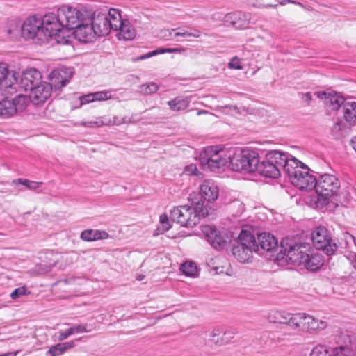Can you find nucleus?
Wrapping results in <instances>:
<instances>
[{
    "instance_id": "obj_1",
    "label": "nucleus",
    "mask_w": 356,
    "mask_h": 356,
    "mask_svg": "<svg viewBox=\"0 0 356 356\" xmlns=\"http://www.w3.org/2000/svg\"><path fill=\"white\" fill-rule=\"evenodd\" d=\"M79 10L74 6L63 5L57 11L49 12L41 17L44 32L40 33L42 40L54 38L60 44H67L70 41L69 33L72 26L74 24Z\"/></svg>"
},
{
    "instance_id": "obj_2",
    "label": "nucleus",
    "mask_w": 356,
    "mask_h": 356,
    "mask_svg": "<svg viewBox=\"0 0 356 356\" xmlns=\"http://www.w3.org/2000/svg\"><path fill=\"white\" fill-rule=\"evenodd\" d=\"M286 259L294 265L303 266L307 270L316 271L323 265V257L306 243H297L289 239L282 242Z\"/></svg>"
},
{
    "instance_id": "obj_3",
    "label": "nucleus",
    "mask_w": 356,
    "mask_h": 356,
    "mask_svg": "<svg viewBox=\"0 0 356 356\" xmlns=\"http://www.w3.org/2000/svg\"><path fill=\"white\" fill-rule=\"evenodd\" d=\"M209 215L207 205L197 202L194 207L187 205L174 207L170 210V219L181 226L193 227L199 223L202 218Z\"/></svg>"
},
{
    "instance_id": "obj_4",
    "label": "nucleus",
    "mask_w": 356,
    "mask_h": 356,
    "mask_svg": "<svg viewBox=\"0 0 356 356\" xmlns=\"http://www.w3.org/2000/svg\"><path fill=\"white\" fill-rule=\"evenodd\" d=\"M285 174L291 183L301 191L312 190L315 186V177L310 173L309 167L292 156L285 166Z\"/></svg>"
},
{
    "instance_id": "obj_5",
    "label": "nucleus",
    "mask_w": 356,
    "mask_h": 356,
    "mask_svg": "<svg viewBox=\"0 0 356 356\" xmlns=\"http://www.w3.org/2000/svg\"><path fill=\"white\" fill-rule=\"evenodd\" d=\"M288 153L272 150L268 152L265 159L259 163L257 172L263 176L276 179L281 175V170L285 173V166L291 159Z\"/></svg>"
},
{
    "instance_id": "obj_6",
    "label": "nucleus",
    "mask_w": 356,
    "mask_h": 356,
    "mask_svg": "<svg viewBox=\"0 0 356 356\" xmlns=\"http://www.w3.org/2000/svg\"><path fill=\"white\" fill-rule=\"evenodd\" d=\"M79 10L77 19L72 26L70 32L72 33L76 39L83 43L92 42L97 38L96 32L90 22V17L92 10L86 9L83 6H74Z\"/></svg>"
},
{
    "instance_id": "obj_7",
    "label": "nucleus",
    "mask_w": 356,
    "mask_h": 356,
    "mask_svg": "<svg viewBox=\"0 0 356 356\" xmlns=\"http://www.w3.org/2000/svg\"><path fill=\"white\" fill-rule=\"evenodd\" d=\"M259 163V153L250 148L232 149L230 165L233 170L243 173L257 172Z\"/></svg>"
},
{
    "instance_id": "obj_8",
    "label": "nucleus",
    "mask_w": 356,
    "mask_h": 356,
    "mask_svg": "<svg viewBox=\"0 0 356 356\" xmlns=\"http://www.w3.org/2000/svg\"><path fill=\"white\" fill-rule=\"evenodd\" d=\"M232 149H225L220 146H209L200 154V161L202 166L211 170H216L230 164Z\"/></svg>"
},
{
    "instance_id": "obj_9",
    "label": "nucleus",
    "mask_w": 356,
    "mask_h": 356,
    "mask_svg": "<svg viewBox=\"0 0 356 356\" xmlns=\"http://www.w3.org/2000/svg\"><path fill=\"white\" fill-rule=\"evenodd\" d=\"M341 187V182L334 175L325 173L318 179L315 177V188L318 195V200L321 204L330 197L337 195Z\"/></svg>"
},
{
    "instance_id": "obj_10",
    "label": "nucleus",
    "mask_w": 356,
    "mask_h": 356,
    "mask_svg": "<svg viewBox=\"0 0 356 356\" xmlns=\"http://www.w3.org/2000/svg\"><path fill=\"white\" fill-rule=\"evenodd\" d=\"M314 245L327 255H332L338 250V245L332 239L327 229L323 226L317 227L312 234Z\"/></svg>"
},
{
    "instance_id": "obj_11",
    "label": "nucleus",
    "mask_w": 356,
    "mask_h": 356,
    "mask_svg": "<svg viewBox=\"0 0 356 356\" xmlns=\"http://www.w3.org/2000/svg\"><path fill=\"white\" fill-rule=\"evenodd\" d=\"M44 32L41 17L35 15L28 17L23 23L21 29L22 37L25 40H32L35 43L42 44L47 42L42 40L40 33Z\"/></svg>"
},
{
    "instance_id": "obj_12",
    "label": "nucleus",
    "mask_w": 356,
    "mask_h": 356,
    "mask_svg": "<svg viewBox=\"0 0 356 356\" xmlns=\"http://www.w3.org/2000/svg\"><path fill=\"white\" fill-rule=\"evenodd\" d=\"M117 10L115 8H111L108 12L98 13L92 11L90 17V22L96 32L97 38L108 35L111 30H113L112 11Z\"/></svg>"
},
{
    "instance_id": "obj_13",
    "label": "nucleus",
    "mask_w": 356,
    "mask_h": 356,
    "mask_svg": "<svg viewBox=\"0 0 356 356\" xmlns=\"http://www.w3.org/2000/svg\"><path fill=\"white\" fill-rule=\"evenodd\" d=\"M19 86L17 74L8 70V65L0 63V90L3 95H13Z\"/></svg>"
},
{
    "instance_id": "obj_14",
    "label": "nucleus",
    "mask_w": 356,
    "mask_h": 356,
    "mask_svg": "<svg viewBox=\"0 0 356 356\" xmlns=\"http://www.w3.org/2000/svg\"><path fill=\"white\" fill-rule=\"evenodd\" d=\"M113 31H118L119 39L129 40L134 39L136 35L135 29L129 20L122 19L120 10L112 11Z\"/></svg>"
},
{
    "instance_id": "obj_15",
    "label": "nucleus",
    "mask_w": 356,
    "mask_h": 356,
    "mask_svg": "<svg viewBox=\"0 0 356 356\" xmlns=\"http://www.w3.org/2000/svg\"><path fill=\"white\" fill-rule=\"evenodd\" d=\"M300 321L298 322L299 330L309 334L318 333L327 327L325 321L314 318L313 316L305 313H298Z\"/></svg>"
},
{
    "instance_id": "obj_16",
    "label": "nucleus",
    "mask_w": 356,
    "mask_h": 356,
    "mask_svg": "<svg viewBox=\"0 0 356 356\" xmlns=\"http://www.w3.org/2000/svg\"><path fill=\"white\" fill-rule=\"evenodd\" d=\"M314 95L332 111H337L346 103L344 97L340 93L332 90L317 91Z\"/></svg>"
},
{
    "instance_id": "obj_17",
    "label": "nucleus",
    "mask_w": 356,
    "mask_h": 356,
    "mask_svg": "<svg viewBox=\"0 0 356 356\" xmlns=\"http://www.w3.org/2000/svg\"><path fill=\"white\" fill-rule=\"evenodd\" d=\"M310 356H353V353L348 347L329 348L318 344L312 348Z\"/></svg>"
},
{
    "instance_id": "obj_18",
    "label": "nucleus",
    "mask_w": 356,
    "mask_h": 356,
    "mask_svg": "<svg viewBox=\"0 0 356 356\" xmlns=\"http://www.w3.org/2000/svg\"><path fill=\"white\" fill-rule=\"evenodd\" d=\"M72 77V71L66 67L54 70L49 75L51 88L60 89L69 82Z\"/></svg>"
},
{
    "instance_id": "obj_19",
    "label": "nucleus",
    "mask_w": 356,
    "mask_h": 356,
    "mask_svg": "<svg viewBox=\"0 0 356 356\" xmlns=\"http://www.w3.org/2000/svg\"><path fill=\"white\" fill-rule=\"evenodd\" d=\"M52 88L50 84L42 82L29 92V98L33 104L40 105L44 104L50 97Z\"/></svg>"
},
{
    "instance_id": "obj_20",
    "label": "nucleus",
    "mask_w": 356,
    "mask_h": 356,
    "mask_svg": "<svg viewBox=\"0 0 356 356\" xmlns=\"http://www.w3.org/2000/svg\"><path fill=\"white\" fill-rule=\"evenodd\" d=\"M42 82L40 72L36 69L31 68L24 72L19 85L25 91L29 92Z\"/></svg>"
},
{
    "instance_id": "obj_21",
    "label": "nucleus",
    "mask_w": 356,
    "mask_h": 356,
    "mask_svg": "<svg viewBox=\"0 0 356 356\" xmlns=\"http://www.w3.org/2000/svg\"><path fill=\"white\" fill-rule=\"evenodd\" d=\"M207 241L216 249H221L225 247L227 239L215 227L210 225H204L202 228Z\"/></svg>"
},
{
    "instance_id": "obj_22",
    "label": "nucleus",
    "mask_w": 356,
    "mask_h": 356,
    "mask_svg": "<svg viewBox=\"0 0 356 356\" xmlns=\"http://www.w3.org/2000/svg\"><path fill=\"white\" fill-rule=\"evenodd\" d=\"M250 17V13H230L224 17V22L236 29H245L249 26Z\"/></svg>"
},
{
    "instance_id": "obj_23",
    "label": "nucleus",
    "mask_w": 356,
    "mask_h": 356,
    "mask_svg": "<svg viewBox=\"0 0 356 356\" xmlns=\"http://www.w3.org/2000/svg\"><path fill=\"white\" fill-rule=\"evenodd\" d=\"M270 318L273 319H270V321L275 323H278L280 325H289L291 327H298V322L300 321L298 313L291 314L284 311H277Z\"/></svg>"
},
{
    "instance_id": "obj_24",
    "label": "nucleus",
    "mask_w": 356,
    "mask_h": 356,
    "mask_svg": "<svg viewBox=\"0 0 356 356\" xmlns=\"http://www.w3.org/2000/svg\"><path fill=\"white\" fill-rule=\"evenodd\" d=\"M200 195L204 201L211 202L216 200L219 195L218 186L213 180L207 179L200 185Z\"/></svg>"
},
{
    "instance_id": "obj_25",
    "label": "nucleus",
    "mask_w": 356,
    "mask_h": 356,
    "mask_svg": "<svg viewBox=\"0 0 356 356\" xmlns=\"http://www.w3.org/2000/svg\"><path fill=\"white\" fill-rule=\"evenodd\" d=\"M24 100V97L19 95L13 100L3 99L0 102V118H6L13 115L17 111V102Z\"/></svg>"
},
{
    "instance_id": "obj_26",
    "label": "nucleus",
    "mask_w": 356,
    "mask_h": 356,
    "mask_svg": "<svg viewBox=\"0 0 356 356\" xmlns=\"http://www.w3.org/2000/svg\"><path fill=\"white\" fill-rule=\"evenodd\" d=\"M233 242L246 247L253 252L259 250V245L256 241L254 236L247 230H241L237 239L234 240Z\"/></svg>"
},
{
    "instance_id": "obj_27",
    "label": "nucleus",
    "mask_w": 356,
    "mask_h": 356,
    "mask_svg": "<svg viewBox=\"0 0 356 356\" xmlns=\"http://www.w3.org/2000/svg\"><path fill=\"white\" fill-rule=\"evenodd\" d=\"M259 247L267 252L273 251L278 246L277 239L270 233H261L257 236Z\"/></svg>"
},
{
    "instance_id": "obj_28",
    "label": "nucleus",
    "mask_w": 356,
    "mask_h": 356,
    "mask_svg": "<svg viewBox=\"0 0 356 356\" xmlns=\"http://www.w3.org/2000/svg\"><path fill=\"white\" fill-rule=\"evenodd\" d=\"M232 254L241 263H248L252 256V250L246 247L232 242Z\"/></svg>"
},
{
    "instance_id": "obj_29",
    "label": "nucleus",
    "mask_w": 356,
    "mask_h": 356,
    "mask_svg": "<svg viewBox=\"0 0 356 356\" xmlns=\"http://www.w3.org/2000/svg\"><path fill=\"white\" fill-rule=\"evenodd\" d=\"M109 237L108 232L104 230L88 229L81 232L80 238L84 241H95L106 239Z\"/></svg>"
},
{
    "instance_id": "obj_30",
    "label": "nucleus",
    "mask_w": 356,
    "mask_h": 356,
    "mask_svg": "<svg viewBox=\"0 0 356 356\" xmlns=\"http://www.w3.org/2000/svg\"><path fill=\"white\" fill-rule=\"evenodd\" d=\"M75 343L73 341L60 343L51 346L46 353V356H60L67 350L74 347Z\"/></svg>"
},
{
    "instance_id": "obj_31",
    "label": "nucleus",
    "mask_w": 356,
    "mask_h": 356,
    "mask_svg": "<svg viewBox=\"0 0 356 356\" xmlns=\"http://www.w3.org/2000/svg\"><path fill=\"white\" fill-rule=\"evenodd\" d=\"M343 117L350 124L356 125V102H348L343 104Z\"/></svg>"
},
{
    "instance_id": "obj_32",
    "label": "nucleus",
    "mask_w": 356,
    "mask_h": 356,
    "mask_svg": "<svg viewBox=\"0 0 356 356\" xmlns=\"http://www.w3.org/2000/svg\"><path fill=\"white\" fill-rule=\"evenodd\" d=\"M190 102L188 97H177L168 104L172 111H180L185 110L189 106Z\"/></svg>"
},
{
    "instance_id": "obj_33",
    "label": "nucleus",
    "mask_w": 356,
    "mask_h": 356,
    "mask_svg": "<svg viewBox=\"0 0 356 356\" xmlns=\"http://www.w3.org/2000/svg\"><path fill=\"white\" fill-rule=\"evenodd\" d=\"M300 331V330H299V327H291L289 325H280L278 330L280 336L277 337V340L279 341H283L295 335Z\"/></svg>"
},
{
    "instance_id": "obj_34",
    "label": "nucleus",
    "mask_w": 356,
    "mask_h": 356,
    "mask_svg": "<svg viewBox=\"0 0 356 356\" xmlns=\"http://www.w3.org/2000/svg\"><path fill=\"white\" fill-rule=\"evenodd\" d=\"M180 270L187 276H194L197 274V268L195 263L186 261L181 266Z\"/></svg>"
},
{
    "instance_id": "obj_35",
    "label": "nucleus",
    "mask_w": 356,
    "mask_h": 356,
    "mask_svg": "<svg viewBox=\"0 0 356 356\" xmlns=\"http://www.w3.org/2000/svg\"><path fill=\"white\" fill-rule=\"evenodd\" d=\"M175 29L181 31V37H192L198 38L202 35V33L200 30L192 27H179Z\"/></svg>"
},
{
    "instance_id": "obj_36",
    "label": "nucleus",
    "mask_w": 356,
    "mask_h": 356,
    "mask_svg": "<svg viewBox=\"0 0 356 356\" xmlns=\"http://www.w3.org/2000/svg\"><path fill=\"white\" fill-rule=\"evenodd\" d=\"M13 182L16 184H22L30 190H35L40 187L43 184L42 182L33 181L26 179H17L14 180Z\"/></svg>"
},
{
    "instance_id": "obj_37",
    "label": "nucleus",
    "mask_w": 356,
    "mask_h": 356,
    "mask_svg": "<svg viewBox=\"0 0 356 356\" xmlns=\"http://www.w3.org/2000/svg\"><path fill=\"white\" fill-rule=\"evenodd\" d=\"M222 330L220 328L213 329L211 334V341L215 344L223 345L225 344V339L220 337Z\"/></svg>"
},
{
    "instance_id": "obj_38",
    "label": "nucleus",
    "mask_w": 356,
    "mask_h": 356,
    "mask_svg": "<svg viewBox=\"0 0 356 356\" xmlns=\"http://www.w3.org/2000/svg\"><path fill=\"white\" fill-rule=\"evenodd\" d=\"M158 89V85L154 82L143 84L140 86V92L145 95L155 93Z\"/></svg>"
},
{
    "instance_id": "obj_39",
    "label": "nucleus",
    "mask_w": 356,
    "mask_h": 356,
    "mask_svg": "<svg viewBox=\"0 0 356 356\" xmlns=\"http://www.w3.org/2000/svg\"><path fill=\"white\" fill-rule=\"evenodd\" d=\"M343 126L344 124L342 122H337L332 126L331 133L334 138L338 139L342 137Z\"/></svg>"
},
{
    "instance_id": "obj_40",
    "label": "nucleus",
    "mask_w": 356,
    "mask_h": 356,
    "mask_svg": "<svg viewBox=\"0 0 356 356\" xmlns=\"http://www.w3.org/2000/svg\"><path fill=\"white\" fill-rule=\"evenodd\" d=\"M88 324H80V325H75L69 328L70 334L71 335L77 333H84V332H90V329H88Z\"/></svg>"
},
{
    "instance_id": "obj_41",
    "label": "nucleus",
    "mask_w": 356,
    "mask_h": 356,
    "mask_svg": "<svg viewBox=\"0 0 356 356\" xmlns=\"http://www.w3.org/2000/svg\"><path fill=\"white\" fill-rule=\"evenodd\" d=\"M94 101H105L111 99L112 95L111 91H99L92 92Z\"/></svg>"
},
{
    "instance_id": "obj_42",
    "label": "nucleus",
    "mask_w": 356,
    "mask_h": 356,
    "mask_svg": "<svg viewBox=\"0 0 356 356\" xmlns=\"http://www.w3.org/2000/svg\"><path fill=\"white\" fill-rule=\"evenodd\" d=\"M160 223H161V227L159 228L161 229V232H166L169 230L171 228V224L170 222L168 216L167 214H162L160 216Z\"/></svg>"
},
{
    "instance_id": "obj_43",
    "label": "nucleus",
    "mask_w": 356,
    "mask_h": 356,
    "mask_svg": "<svg viewBox=\"0 0 356 356\" xmlns=\"http://www.w3.org/2000/svg\"><path fill=\"white\" fill-rule=\"evenodd\" d=\"M166 50H167V48H159L154 51L148 52L145 54L140 56L137 60H145V59L149 58L153 56H156L159 54H165V53H167Z\"/></svg>"
},
{
    "instance_id": "obj_44",
    "label": "nucleus",
    "mask_w": 356,
    "mask_h": 356,
    "mask_svg": "<svg viewBox=\"0 0 356 356\" xmlns=\"http://www.w3.org/2000/svg\"><path fill=\"white\" fill-rule=\"evenodd\" d=\"M26 293V288L25 286H22L15 289L10 294V297L12 299H17Z\"/></svg>"
},
{
    "instance_id": "obj_45",
    "label": "nucleus",
    "mask_w": 356,
    "mask_h": 356,
    "mask_svg": "<svg viewBox=\"0 0 356 356\" xmlns=\"http://www.w3.org/2000/svg\"><path fill=\"white\" fill-rule=\"evenodd\" d=\"M229 67L235 70H241L243 66L241 64V60L237 56L232 58L229 63Z\"/></svg>"
},
{
    "instance_id": "obj_46",
    "label": "nucleus",
    "mask_w": 356,
    "mask_h": 356,
    "mask_svg": "<svg viewBox=\"0 0 356 356\" xmlns=\"http://www.w3.org/2000/svg\"><path fill=\"white\" fill-rule=\"evenodd\" d=\"M345 258L349 262L352 268L356 269V253L350 252L345 255Z\"/></svg>"
},
{
    "instance_id": "obj_47",
    "label": "nucleus",
    "mask_w": 356,
    "mask_h": 356,
    "mask_svg": "<svg viewBox=\"0 0 356 356\" xmlns=\"http://www.w3.org/2000/svg\"><path fill=\"white\" fill-rule=\"evenodd\" d=\"M79 99H80L81 105L95 102L93 96H92V93H88L87 95H83V96L80 97Z\"/></svg>"
},
{
    "instance_id": "obj_48",
    "label": "nucleus",
    "mask_w": 356,
    "mask_h": 356,
    "mask_svg": "<svg viewBox=\"0 0 356 356\" xmlns=\"http://www.w3.org/2000/svg\"><path fill=\"white\" fill-rule=\"evenodd\" d=\"M184 172L188 175H197V168L196 165L193 164L186 166Z\"/></svg>"
},
{
    "instance_id": "obj_49",
    "label": "nucleus",
    "mask_w": 356,
    "mask_h": 356,
    "mask_svg": "<svg viewBox=\"0 0 356 356\" xmlns=\"http://www.w3.org/2000/svg\"><path fill=\"white\" fill-rule=\"evenodd\" d=\"M259 6H263V7H266V8H269V7H276L277 6V3H275V2L274 1V3H273L271 1V0H257Z\"/></svg>"
},
{
    "instance_id": "obj_50",
    "label": "nucleus",
    "mask_w": 356,
    "mask_h": 356,
    "mask_svg": "<svg viewBox=\"0 0 356 356\" xmlns=\"http://www.w3.org/2000/svg\"><path fill=\"white\" fill-rule=\"evenodd\" d=\"M175 31H176L175 29H163L160 32L161 37L164 40H168L171 37L172 32Z\"/></svg>"
},
{
    "instance_id": "obj_51",
    "label": "nucleus",
    "mask_w": 356,
    "mask_h": 356,
    "mask_svg": "<svg viewBox=\"0 0 356 356\" xmlns=\"http://www.w3.org/2000/svg\"><path fill=\"white\" fill-rule=\"evenodd\" d=\"M58 340L59 341H63L71 336L69 329L66 330L65 331L60 330L58 332Z\"/></svg>"
},
{
    "instance_id": "obj_52",
    "label": "nucleus",
    "mask_w": 356,
    "mask_h": 356,
    "mask_svg": "<svg viewBox=\"0 0 356 356\" xmlns=\"http://www.w3.org/2000/svg\"><path fill=\"white\" fill-rule=\"evenodd\" d=\"M223 335L222 337L225 339V343H228V341L234 337V332L232 330H226L222 331Z\"/></svg>"
},
{
    "instance_id": "obj_53",
    "label": "nucleus",
    "mask_w": 356,
    "mask_h": 356,
    "mask_svg": "<svg viewBox=\"0 0 356 356\" xmlns=\"http://www.w3.org/2000/svg\"><path fill=\"white\" fill-rule=\"evenodd\" d=\"M301 99H302V101H304L305 102H306L309 105L311 103L312 100V93L309 92H305V93H302L301 95Z\"/></svg>"
},
{
    "instance_id": "obj_54",
    "label": "nucleus",
    "mask_w": 356,
    "mask_h": 356,
    "mask_svg": "<svg viewBox=\"0 0 356 356\" xmlns=\"http://www.w3.org/2000/svg\"><path fill=\"white\" fill-rule=\"evenodd\" d=\"M186 49L184 47H179V48H167V53H176V54H183L185 52Z\"/></svg>"
},
{
    "instance_id": "obj_55",
    "label": "nucleus",
    "mask_w": 356,
    "mask_h": 356,
    "mask_svg": "<svg viewBox=\"0 0 356 356\" xmlns=\"http://www.w3.org/2000/svg\"><path fill=\"white\" fill-rule=\"evenodd\" d=\"M38 270L40 273H45L51 270V267L46 265H40L38 266Z\"/></svg>"
},
{
    "instance_id": "obj_56",
    "label": "nucleus",
    "mask_w": 356,
    "mask_h": 356,
    "mask_svg": "<svg viewBox=\"0 0 356 356\" xmlns=\"http://www.w3.org/2000/svg\"><path fill=\"white\" fill-rule=\"evenodd\" d=\"M83 124L85 127H93L95 125H98V122H95V121H88V122H83Z\"/></svg>"
},
{
    "instance_id": "obj_57",
    "label": "nucleus",
    "mask_w": 356,
    "mask_h": 356,
    "mask_svg": "<svg viewBox=\"0 0 356 356\" xmlns=\"http://www.w3.org/2000/svg\"><path fill=\"white\" fill-rule=\"evenodd\" d=\"M225 108H229L230 111H234L236 113H239V109L236 106H225Z\"/></svg>"
},
{
    "instance_id": "obj_58",
    "label": "nucleus",
    "mask_w": 356,
    "mask_h": 356,
    "mask_svg": "<svg viewBox=\"0 0 356 356\" xmlns=\"http://www.w3.org/2000/svg\"><path fill=\"white\" fill-rule=\"evenodd\" d=\"M275 3H277V5L280 4L282 6H284L286 3H289V0H282L280 1H277V0H275Z\"/></svg>"
},
{
    "instance_id": "obj_59",
    "label": "nucleus",
    "mask_w": 356,
    "mask_h": 356,
    "mask_svg": "<svg viewBox=\"0 0 356 356\" xmlns=\"http://www.w3.org/2000/svg\"><path fill=\"white\" fill-rule=\"evenodd\" d=\"M350 143H351L353 148L354 149V150L356 152V136L352 138Z\"/></svg>"
},
{
    "instance_id": "obj_60",
    "label": "nucleus",
    "mask_w": 356,
    "mask_h": 356,
    "mask_svg": "<svg viewBox=\"0 0 356 356\" xmlns=\"http://www.w3.org/2000/svg\"><path fill=\"white\" fill-rule=\"evenodd\" d=\"M289 3H293V4L298 5L301 7H304V6L302 3L295 1V0H289Z\"/></svg>"
},
{
    "instance_id": "obj_61",
    "label": "nucleus",
    "mask_w": 356,
    "mask_h": 356,
    "mask_svg": "<svg viewBox=\"0 0 356 356\" xmlns=\"http://www.w3.org/2000/svg\"><path fill=\"white\" fill-rule=\"evenodd\" d=\"M16 355H17V353H13V352H9V353H7L3 354V355H0V356H16Z\"/></svg>"
},
{
    "instance_id": "obj_62",
    "label": "nucleus",
    "mask_w": 356,
    "mask_h": 356,
    "mask_svg": "<svg viewBox=\"0 0 356 356\" xmlns=\"http://www.w3.org/2000/svg\"><path fill=\"white\" fill-rule=\"evenodd\" d=\"M113 119H114V120H113V123H114L115 124L120 125V124H122V123L124 122V121L120 120H118V118H115V117Z\"/></svg>"
},
{
    "instance_id": "obj_63",
    "label": "nucleus",
    "mask_w": 356,
    "mask_h": 356,
    "mask_svg": "<svg viewBox=\"0 0 356 356\" xmlns=\"http://www.w3.org/2000/svg\"><path fill=\"white\" fill-rule=\"evenodd\" d=\"M175 37H181V31L178 30V31L175 33Z\"/></svg>"
},
{
    "instance_id": "obj_64",
    "label": "nucleus",
    "mask_w": 356,
    "mask_h": 356,
    "mask_svg": "<svg viewBox=\"0 0 356 356\" xmlns=\"http://www.w3.org/2000/svg\"><path fill=\"white\" fill-rule=\"evenodd\" d=\"M205 113H207V111H204V110H200V111H197V115H202V114H205Z\"/></svg>"
}]
</instances>
